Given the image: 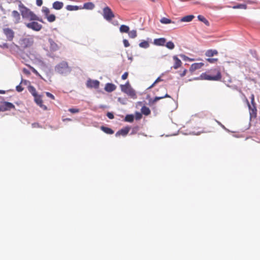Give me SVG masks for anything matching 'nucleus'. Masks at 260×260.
I'll list each match as a JSON object with an SVG mask.
<instances>
[{
	"label": "nucleus",
	"mask_w": 260,
	"mask_h": 260,
	"mask_svg": "<svg viewBox=\"0 0 260 260\" xmlns=\"http://www.w3.org/2000/svg\"><path fill=\"white\" fill-rule=\"evenodd\" d=\"M18 8L23 19L26 20H38L43 22L41 18L27 8L20 1H18Z\"/></svg>",
	"instance_id": "obj_1"
},
{
	"label": "nucleus",
	"mask_w": 260,
	"mask_h": 260,
	"mask_svg": "<svg viewBox=\"0 0 260 260\" xmlns=\"http://www.w3.org/2000/svg\"><path fill=\"white\" fill-rule=\"evenodd\" d=\"M120 88L122 92H124L133 99H136L137 95L134 89L131 86L127 81L124 85H121Z\"/></svg>",
	"instance_id": "obj_2"
},
{
	"label": "nucleus",
	"mask_w": 260,
	"mask_h": 260,
	"mask_svg": "<svg viewBox=\"0 0 260 260\" xmlns=\"http://www.w3.org/2000/svg\"><path fill=\"white\" fill-rule=\"evenodd\" d=\"M214 71L216 72L215 76H211L207 74L206 73H202L200 77V79L201 80H213V81H219L221 78V75L220 71L217 69H215Z\"/></svg>",
	"instance_id": "obj_3"
},
{
	"label": "nucleus",
	"mask_w": 260,
	"mask_h": 260,
	"mask_svg": "<svg viewBox=\"0 0 260 260\" xmlns=\"http://www.w3.org/2000/svg\"><path fill=\"white\" fill-rule=\"evenodd\" d=\"M37 20H29V22L24 23L25 25L29 29H31L34 31H39L41 30L43 26L42 25L39 24Z\"/></svg>",
	"instance_id": "obj_4"
},
{
	"label": "nucleus",
	"mask_w": 260,
	"mask_h": 260,
	"mask_svg": "<svg viewBox=\"0 0 260 260\" xmlns=\"http://www.w3.org/2000/svg\"><path fill=\"white\" fill-rule=\"evenodd\" d=\"M103 16L107 21H111L114 17V14L110 7L107 6L103 9Z\"/></svg>",
	"instance_id": "obj_5"
},
{
	"label": "nucleus",
	"mask_w": 260,
	"mask_h": 260,
	"mask_svg": "<svg viewBox=\"0 0 260 260\" xmlns=\"http://www.w3.org/2000/svg\"><path fill=\"white\" fill-rule=\"evenodd\" d=\"M69 67L68 63L66 61H62L59 63L55 67V71L59 74H63L68 70Z\"/></svg>",
	"instance_id": "obj_6"
},
{
	"label": "nucleus",
	"mask_w": 260,
	"mask_h": 260,
	"mask_svg": "<svg viewBox=\"0 0 260 260\" xmlns=\"http://www.w3.org/2000/svg\"><path fill=\"white\" fill-rule=\"evenodd\" d=\"M15 109V106L11 103L8 102H3L1 103L0 112H4Z\"/></svg>",
	"instance_id": "obj_7"
},
{
	"label": "nucleus",
	"mask_w": 260,
	"mask_h": 260,
	"mask_svg": "<svg viewBox=\"0 0 260 260\" xmlns=\"http://www.w3.org/2000/svg\"><path fill=\"white\" fill-rule=\"evenodd\" d=\"M251 99V105H250L248 101L246 100L248 108L250 111V115H255L256 112V108L255 106V103H254V95L253 94H252L250 96Z\"/></svg>",
	"instance_id": "obj_8"
},
{
	"label": "nucleus",
	"mask_w": 260,
	"mask_h": 260,
	"mask_svg": "<svg viewBox=\"0 0 260 260\" xmlns=\"http://www.w3.org/2000/svg\"><path fill=\"white\" fill-rule=\"evenodd\" d=\"M3 32L7 37V39L9 41H12L14 37V32L9 28H5L3 29Z\"/></svg>",
	"instance_id": "obj_9"
},
{
	"label": "nucleus",
	"mask_w": 260,
	"mask_h": 260,
	"mask_svg": "<svg viewBox=\"0 0 260 260\" xmlns=\"http://www.w3.org/2000/svg\"><path fill=\"white\" fill-rule=\"evenodd\" d=\"M99 85L100 82L96 80H92L89 79L86 82V86L90 88H94L98 89L99 87Z\"/></svg>",
	"instance_id": "obj_10"
},
{
	"label": "nucleus",
	"mask_w": 260,
	"mask_h": 260,
	"mask_svg": "<svg viewBox=\"0 0 260 260\" xmlns=\"http://www.w3.org/2000/svg\"><path fill=\"white\" fill-rule=\"evenodd\" d=\"M32 95L35 97V101L36 103L42 109L45 110L47 109V108L46 106L43 104V101L42 100L41 97L40 95H37V93H32Z\"/></svg>",
	"instance_id": "obj_11"
},
{
	"label": "nucleus",
	"mask_w": 260,
	"mask_h": 260,
	"mask_svg": "<svg viewBox=\"0 0 260 260\" xmlns=\"http://www.w3.org/2000/svg\"><path fill=\"white\" fill-rule=\"evenodd\" d=\"M11 15L12 17H13V21L15 24H17L20 22L21 19L20 14L17 11H13L12 12Z\"/></svg>",
	"instance_id": "obj_12"
},
{
	"label": "nucleus",
	"mask_w": 260,
	"mask_h": 260,
	"mask_svg": "<svg viewBox=\"0 0 260 260\" xmlns=\"http://www.w3.org/2000/svg\"><path fill=\"white\" fill-rule=\"evenodd\" d=\"M204 65V64L202 62L194 63L191 65L189 71L191 72H193L197 70L201 69Z\"/></svg>",
	"instance_id": "obj_13"
},
{
	"label": "nucleus",
	"mask_w": 260,
	"mask_h": 260,
	"mask_svg": "<svg viewBox=\"0 0 260 260\" xmlns=\"http://www.w3.org/2000/svg\"><path fill=\"white\" fill-rule=\"evenodd\" d=\"M48 42L49 43L50 48L51 51H55L58 50V45L53 41L52 39L49 38L48 39Z\"/></svg>",
	"instance_id": "obj_14"
},
{
	"label": "nucleus",
	"mask_w": 260,
	"mask_h": 260,
	"mask_svg": "<svg viewBox=\"0 0 260 260\" xmlns=\"http://www.w3.org/2000/svg\"><path fill=\"white\" fill-rule=\"evenodd\" d=\"M129 130H130V127H125L123 128H122L120 130L118 131L116 133V136H119L120 135L125 136L128 133Z\"/></svg>",
	"instance_id": "obj_15"
},
{
	"label": "nucleus",
	"mask_w": 260,
	"mask_h": 260,
	"mask_svg": "<svg viewBox=\"0 0 260 260\" xmlns=\"http://www.w3.org/2000/svg\"><path fill=\"white\" fill-rule=\"evenodd\" d=\"M173 58L174 61L173 68L175 69H177L181 66L182 62L181 60L179 59L178 57L176 55L174 56Z\"/></svg>",
	"instance_id": "obj_16"
},
{
	"label": "nucleus",
	"mask_w": 260,
	"mask_h": 260,
	"mask_svg": "<svg viewBox=\"0 0 260 260\" xmlns=\"http://www.w3.org/2000/svg\"><path fill=\"white\" fill-rule=\"evenodd\" d=\"M116 86L112 83H107L105 87V90L109 92L114 91Z\"/></svg>",
	"instance_id": "obj_17"
},
{
	"label": "nucleus",
	"mask_w": 260,
	"mask_h": 260,
	"mask_svg": "<svg viewBox=\"0 0 260 260\" xmlns=\"http://www.w3.org/2000/svg\"><path fill=\"white\" fill-rule=\"evenodd\" d=\"M63 3L61 2L56 1L52 4V8L56 10L61 9L63 7Z\"/></svg>",
	"instance_id": "obj_18"
},
{
	"label": "nucleus",
	"mask_w": 260,
	"mask_h": 260,
	"mask_svg": "<svg viewBox=\"0 0 260 260\" xmlns=\"http://www.w3.org/2000/svg\"><path fill=\"white\" fill-rule=\"evenodd\" d=\"M218 54V51L215 49H209L207 50L205 52V55L209 57H212L214 55H217Z\"/></svg>",
	"instance_id": "obj_19"
},
{
	"label": "nucleus",
	"mask_w": 260,
	"mask_h": 260,
	"mask_svg": "<svg viewBox=\"0 0 260 260\" xmlns=\"http://www.w3.org/2000/svg\"><path fill=\"white\" fill-rule=\"evenodd\" d=\"M166 42V39L164 38L154 39V44L157 46H164Z\"/></svg>",
	"instance_id": "obj_20"
},
{
	"label": "nucleus",
	"mask_w": 260,
	"mask_h": 260,
	"mask_svg": "<svg viewBox=\"0 0 260 260\" xmlns=\"http://www.w3.org/2000/svg\"><path fill=\"white\" fill-rule=\"evenodd\" d=\"M194 18V16L192 15H189L185 16L181 18L180 21L181 22H190L192 20V19Z\"/></svg>",
	"instance_id": "obj_21"
},
{
	"label": "nucleus",
	"mask_w": 260,
	"mask_h": 260,
	"mask_svg": "<svg viewBox=\"0 0 260 260\" xmlns=\"http://www.w3.org/2000/svg\"><path fill=\"white\" fill-rule=\"evenodd\" d=\"M165 98H170V96L167 93H166L164 95L161 96H156L154 98V99L151 101H150V102L153 104L157 101H158L159 100Z\"/></svg>",
	"instance_id": "obj_22"
},
{
	"label": "nucleus",
	"mask_w": 260,
	"mask_h": 260,
	"mask_svg": "<svg viewBox=\"0 0 260 260\" xmlns=\"http://www.w3.org/2000/svg\"><path fill=\"white\" fill-rule=\"evenodd\" d=\"M94 7V4L92 2L86 3L83 5V8L87 10H92Z\"/></svg>",
	"instance_id": "obj_23"
},
{
	"label": "nucleus",
	"mask_w": 260,
	"mask_h": 260,
	"mask_svg": "<svg viewBox=\"0 0 260 260\" xmlns=\"http://www.w3.org/2000/svg\"><path fill=\"white\" fill-rule=\"evenodd\" d=\"M129 30V27L126 25L122 24L119 27V31L121 33H128Z\"/></svg>",
	"instance_id": "obj_24"
},
{
	"label": "nucleus",
	"mask_w": 260,
	"mask_h": 260,
	"mask_svg": "<svg viewBox=\"0 0 260 260\" xmlns=\"http://www.w3.org/2000/svg\"><path fill=\"white\" fill-rule=\"evenodd\" d=\"M23 43L24 44V47H27L31 46L33 43L32 39L25 38L22 40Z\"/></svg>",
	"instance_id": "obj_25"
},
{
	"label": "nucleus",
	"mask_w": 260,
	"mask_h": 260,
	"mask_svg": "<svg viewBox=\"0 0 260 260\" xmlns=\"http://www.w3.org/2000/svg\"><path fill=\"white\" fill-rule=\"evenodd\" d=\"M141 112L144 115L147 116L150 114L151 111L148 107L144 106L141 108Z\"/></svg>",
	"instance_id": "obj_26"
},
{
	"label": "nucleus",
	"mask_w": 260,
	"mask_h": 260,
	"mask_svg": "<svg viewBox=\"0 0 260 260\" xmlns=\"http://www.w3.org/2000/svg\"><path fill=\"white\" fill-rule=\"evenodd\" d=\"M101 129L107 134H113L114 133V131L111 128L108 127L102 126Z\"/></svg>",
	"instance_id": "obj_27"
},
{
	"label": "nucleus",
	"mask_w": 260,
	"mask_h": 260,
	"mask_svg": "<svg viewBox=\"0 0 260 260\" xmlns=\"http://www.w3.org/2000/svg\"><path fill=\"white\" fill-rule=\"evenodd\" d=\"M160 22L162 24H170L171 23H175L174 21H172L171 19L166 17H162L160 19Z\"/></svg>",
	"instance_id": "obj_28"
},
{
	"label": "nucleus",
	"mask_w": 260,
	"mask_h": 260,
	"mask_svg": "<svg viewBox=\"0 0 260 260\" xmlns=\"http://www.w3.org/2000/svg\"><path fill=\"white\" fill-rule=\"evenodd\" d=\"M127 34L129 38L132 39H135L137 36V31L136 30H132L131 31L129 30Z\"/></svg>",
	"instance_id": "obj_29"
},
{
	"label": "nucleus",
	"mask_w": 260,
	"mask_h": 260,
	"mask_svg": "<svg viewBox=\"0 0 260 260\" xmlns=\"http://www.w3.org/2000/svg\"><path fill=\"white\" fill-rule=\"evenodd\" d=\"M47 20L50 22H52L55 20L56 17L54 14H49L46 17Z\"/></svg>",
	"instance_id": "obj_30"
},
{
	"label": "nucleus",
	"mask_w": 260,
	"mask_h": 260,
	"mask_svg": "<svg viewBox=\"0 0 260 260\" xmlns=\"http://www.w3.org/2000/svg\"><path fill=\"white\" fill-rule=\"evenodd\" d=\"M134 117L133 115H127L125 117L124 120L127 122H132L134 121Z\"/></svg>",
	"instance_id": "obj_31"
},
{
	"label": "nucleus",
	"mask_w": 260,
	"mask_h": 260,
	"mask_svg": "<svg viewBox=\"0 0 260 260\" xmlns=\"http://www.w3.org/2000/svg\"><path fill=\"white\" fill-rule=\"evenodd\" d=\"M139 46L143 48H147L149 46V44L147 41H143L139 44Z\"/></svg>",
	"instance_id": "obj_32"
},
{
	"label": "nucleus",
	"mask_w": 260,
	"mask_h": 260,
	"mask_svg": "<svg viewBox=\"0 0 260 260\" xmlns=\"http://www.w3.org/2000/svg\"><path fill=\"white\" fill-rule=\"evenodd\" d=\"M198 18L200 21L204 22L206 25H209L208 21L203 16L198 15Z\"/></svg>",
	"instance_id": "obj_33"
},
{
	"label": "nucleus",
	"mask_w": 260,
	"mask_h": 260,
	"mask_svg": "<svg viewBox=\"0 0 260 260\" xmlns=\"http://www.w3.org/2000/svg\"><path fill=\"white\" fill-rule=\"evenodd\" d=\"M66 9L68 11H75L78 10V7L77 6L68 5L66 7Z\"/></svg>",
	"instance_id": "obj_34"
},
{
	"label": "nucleus",
	"mask_w": 260,
	"mask_h": 260,
	"mask_svg": "<svg viewBox=\"0 0 260 260\" xmlns=\"http://www.w3.org/2000/svg\"><path fill=\"white\" fill-rule=\"evenodd\" d=\"M233 8L234 9H247V6L245 4H238L236 6H234L233 7Z\"/></svg>",
	"instance_id": "obj_35"
},
{
	"label": "nucleus",
	"mask_w": 260,
	"mask_h": 260,
	"mask_svg": "<svg viewBox=\"0 0 260 260\" xmlns=\"http://www.w3.org/2000/svg\"><path fill=\"white\" fill-rule=\"evenodd\" d=\"M42 11L46 17H47L50 13L49 9L46 7H43Z\"/></svg>",
	"instance_id": "obj_36"
},
{
	"label": "nucleus",
	"mask_w": 260,
	"mask_h": 260,
	"mask_svg": "<svg viewBox=\"0 0 260 260\" xmlns=\"http://www.w3.org/2000/svg\"><path fill=\"white\" fill-rule=\"evenodd\" d=\"M206 60L210 63H215L218 61L217 58H208L206 59Z\"/></svg>",
	"instance_id": "obj_37"
},
{
	"label": "nucleus",
	"mask_w": 260,
	"mask_h": 260,
	"mask_svg": "<svg viewBox=\"0 0 260 260\" xmlns=\"http://www.w3.org/2000/svg\"><path fill=\"white\" fill-rule=\"evenodd\" d=\"M166 46L169 49H173L175 47L174 43L171 41L167 42L166 45Z\"/></svg>",
	"instance_id": "obj_38"
},
{
	"label": "nucleus",
	"mask_w": 260,
	"mask_h": 260,
	"mask_svg": "<svg viewBox=\"0 0 260 260\" xmlns=\"http://www.w3.org/2000/svg\"><path fill=\"white\" fill-rule=\"evenodd\" d=\"M162 81V79L160 78V77L157 78L156 80L154 82V83L148 87V89L152 88L157 83Z\"/></svg>",
	"instance_id": "obj_39"
},
{
	"label": "nucleus",
	"mask_w": 260,
	"mask_h": 260,
	"mask_svg": "<svg viewBox=\"0 0 260 260\" xmlns=\"http://www.w3.org/2000/svg\"><path fill=\"white\" fill-rule=\"evenodd\" d=\"M69 111H70L72 113H76L79 112V109L76 108H70L69 109Z\"/></svg>",
	"instance_id": "obj_40"
},
{
	"label": "nucleus",
	"mask_w": 260,
	"mask_h": 260,
	"mask_svg": "<svg viewBox=\"0 0 260 260\" xmlns=\"http://www.w3.org/2000/svg\"><path fill=\"white\" fill-rule=\"evenodd\" d=\"M123 43L125 47H128L129 46L130 44L126 39H124L123 40Z\"/></svg>",
	"instance_id": "obj_41"
},
{
	"label": "nucleus",
	"mask_w": 260,
	"mask_h": 260,
	"mask_svg": "<svg viewBox=\"0 0 260 260\" xmlns=\"http://www.w3.org/2000/svg\"><path fill=\"white\" fill-rule=\"evenodd\" d=\"M107 116L110 119H112L114 118L113 114L111 112H108L107 114Z\"/></svg>",
	"instance_id": "obj_42"
},
{
	"label": "nucleus",
	"mask_w": 260,
	"mask_h": 260,
	"mask_svg": "<svg viewBox=\"0 0 260 260\" xmlns=\"http://www.w3.org/2000/svg\"><path fill=\"white\" fill-rule=\"evenodd\" d=\"M128 72H125L121 76V78L122 80H125L127 77H128Z\"/></svg>",
	"instance_id": "obj_43"
},
{
	"label": "nucleus",
	"mask_w": 260,
	"mask_h": 260,
	"mask_svg": "<svg viewBox=\"0 0 260 260\" xmlns=\"http://www.w3.org/2000/svg\"><path fill=\"white\" fill-rule=\"evenodd\" d=\"M46 95H47L48 97H49V98H50L52 99V100H54V99H55V97H54V96L52 94H51V93L48 92H46Z\"/></svg>",
	"instance_id": "obj_44"
},
{
	"label": "nucleus",
	"mask_w": 260,
	"mask_h": 260,
	"mask_svg": "<svg viewBox=\"0 0 260 260\" xmlns=\"http://www.w3.org/2000/svg\"><path fill=\"white\" fill-rule=\"evenodd\" d=\"M23 89L24 88L20 85H19L16 86V90L18 92H21L23 91Z\"/></svg>",
	"instance_id": "obj_45"
},
{
	"label": "nucleus",
	"mask_w": 260,
	"mask_h": 260,
	"mask_svg": "<svg viewBox=\"0 0 260 260\" xmlns=\"http://www.w3.org/2000/svg\"><path fill=\"white\" fill-rule=\"evenodd\" d=\"M32 127L34 128L40 127L41 126L39 123L35 122L32 124Z\"/></svg>",
	"instance_id": "obj_46"
},
{
	"label": "nucleus",
	"mask_w": 260,
	"mask_h": 260,
	"mask_svg": "<svg viewBox=\"0 0 260 260\" xmlns=\"http://www.w3.org/2000/svg\"><path fill=\"white\" fill-rule=\"evenodd\" d=\"M29 91L31 92L32 94V93H37L35 88L32 86L29 87Z\"/></svg>",
	"instance_id": "obj_47"
},
{
	"label": "nucleus",
	"mask_w": 260,
	"mask_h": 260,
	"mask_svg": "<svg viewBox=\"0 0 260 260\" xmlns=\"http://www.w3.org/2000/svg\"><path fill=\"white\" fill-rule=\"evenodd\" d=\"M36 4L38 6H41L43 4V1L42 0H37Z\"/></svg>",
	"instance_id": "obj_48"
},
{
	"label": "nucleus",
	"mask_w": 260,
	"mask_h": 260,
	"mask_svg": "<svg viewBox=\"0 0 260 260\" xmlns=\"http://www.w3.org/2000/svg\"><path fill=\"white\" fill-rule=\"evenodd\" d=\"M0 47L2 48H9V46H8V44H7V43H4L2 45H1Z\"/></svg>",
	"instance_id": "obj_49"
},
{
	"label": "nucleus",
	"mask_w": 260,
	"mask_h": 260,
	"mask_svg": "<svg viewBox=\"0 0 260 260\" xmlns=\"http://www.w3.org/2000/svg\"><path fill=\"white\" fill-rule=\"evenodd\" d=\"M31 70L33 73H34L37 75L41 76L39 74V73L37 72V71L35 69H34V68H31Z\"/></svg>",
	"instance_id": "obj_50"
},
{
	"label": "nucleus",
	"mask_w": 260,
	"mask_h": 260,
	"mask_svg": "<svg viewBox=\"0 0 260 260\" xmlns=\"http://www.w3.org/2000/svg\"><path fill=\"white\" fill-rule=\"evenodd\" d=\"M186 72H187V70L184 69V70H183V71L181 73H180V76H181V77H183V76H184L186 75Z\"/></svg>",
	"instance_id": "obj_51"
},
{
	"label": "nucleus",
	"mask_w": 260,
	"mask_h": 260,
	"mask_svg": "<svg viewBox=\"0 0 260 260\" xmlns=\"http://www.w3.org/2000/svg\"><path fill=\"white\" fill-rule=\"evenodd\" d=\"M141 114H140V113H138L136 115V119H139L141 118Z\"/></svg>",
	"instance_id": "obj_52"
},
{
	"label": "nucleus",
	"mask_w": 260,
	"mask_h": 260,
	"mask_svg": "<svg viewBox=\"0 0 260 260\" xmlns=\"http://www.w3.org/2000/svg\"><path fill=\"white\" fill-rule=\"evenodd\" d=\"M6 91L5 90H0V94H5Z\"/></svg>",
	"instance_id": "obj_53"
},
{
	"label": "nucleus",
	"mask_w": 260,
	"mask_h": 260,
	"mask_svg": "<svg viewBox=\"0 0 260 260\" xmlns=\"http://www.w3.org/2000/svg\"><path fill=\"white\" fill-rule=\"evenodd\" d=\"M63 121H71V119H70V118L63 119Z\"/></svg>",
	"instance_id": "obj_54"
},
{
	"label": "nucleus",
	"mask_w": 260,
	"mask_h": 260,
	"mask_svg": "<svg viewBox=\"0 0 260 260\" xmlns=\"http://www.w3.org/2000/svg\"><path fill=\"white\" fill-rule=\"evenodd\" d=\"M248 3H251L252 2L251 1H248Z\"/></svg>",
	"instance_id": "obj_55"
},
{
	"label": "nucleus",
	"mask_w": 260,
	"mask_h": 260,
	"mask_svg": "<svg viewBox=\"0 0 260 260\" xmlns=\"http://www.w3.org/2000/svg\"><path fill=\"white\" fill-rule=\"evenodd\" d=\"M25 72H27V71H25V70L24 69V72H25Z\"/></svg>",
	"instance_id": "obj_56"
},
{
	"label": "nucleus",
	"mask_w": 260,
	"mask_h": 260,
	"mask_svg": "<svg viewBox=\"0 0 260 260\" xmlns=\"http://www.w3.org/2000/svg\"><path fill=\"white\" fill-rule=\"evenodd\" d=\"M25 72H27V71H25V70L24 69V72H25Z\"/></svg>",
	"instance_id": "obj_57"
}]
</instances>
